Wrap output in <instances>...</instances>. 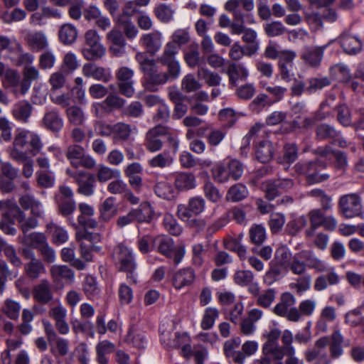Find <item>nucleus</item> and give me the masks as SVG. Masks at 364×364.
I'll return each instance as SVG.
<instances>
[{"instance_id":"f257e3e1","label":"nucleus","mask_w":364,"mask_h":364,"mask_svg":"<svg viewBox=\"0 0 364 364\" xmlns=\"http://www.w3.org/2000/svg\"><path fill=\"white\" fill-rule=\"evenodd\" d=\"M264 336L266 341L262 351L264 355H269L276 360H282L289 348L293 347V335L289 330L282 333L279 328H273L264 334Z\"/></svg>"},{"instance_id":"f03ea898","label":"nucleus","mask_w":364,"mask_h":364,"mask_svg":"<svg viewBox=\"0 0 364 364\" xmlns=\"http://www.w3.org/2000/svg\"><path fill=\"white\" fill-rule=\"evenodd\" d=\"M307 268L314 269L317 272H325L328 270L326 262L318 257L311 250H302L294 255L291 272L296 275H302L306 272Z\"/></svg>"},{"instance_id":"7ed1b4c3","label":"nucleus","mask_w":364,"mask_h":364,"mask_svg":"<svg viewBox=\"0 0 364 364\" xmlns=\"http://www.w3.org/2000/svg\"><path fill=\"white\" fill-rule=\"evenodd\" d=\"M143 73L144 74V86L151 92L156 91L157 86L163 85L168 81L174 80L180 75V74L174 71L171 72L169 68H167L166 72L160 70L156 61L152 63Z\"/></svg>"},{"instance_id":"20e7f679","label":"nucleus","mask_w":364,"mask_h":364,"mask_svg":"<svg viewBox=\"0 0 364 364\" xmlns=\"http://www.w3.org/2000/svg\"><path fill=\"white\" fill-rule=\"evenodd\" d=\"M112 257L120 271L127 272V279L130 282L136 283L133 272L136 267L132 252L124 245H117L113 250Z\"/></svg>"},{"instance_id":"39448f33","label":"nucleus","mask_w":364,"mask_h":364,"mask_svg":"<svg viewBox=\"0 0 364 364\" xmlns=\"http://www.w3.org/2000/svg\"><path fill=\"white\" fill-rule=\"evenodd\" d=\"M85 46L82 49L84 58L90 61L101 59L105 54L106 48L100 43V36L95 29L87 31L84 36Z\"/></svg>"},{"instance_id":"423d86ee","label":"nucleus","mask_w":364,"mask_h":364,"mask_svg":"<svg viewBox=\"0 0 364 364\" xmlns=\"http://www.w3.org/2000/svg\"><path fill=\"white\" fill-rule=\"evenodd\" d=\"M85 149L77 144L68 146L65 151V156L71 166L75 168L84 167L92 168L96 165L95 160L90 155L85 154Z\"/></svg>"},{"instance_id":"0eeeda50","label":"nucleus","mask_w":364,"mask_h":364,"mask_svg":"<svg viewBox=\"0 0 364 364\" xmlns=\"http://www.w3.org/2000/svg\"><path fill=\"white\" fill-rule=\"evenodd\" d=\"M321 164L318 161H299L294 166V171L299 175H304L309 183L323 182L329 178L328 174L319 173Z\"/></svg>"},{"instance_id":"6e6552de","label":"nucleus","mask_w":364,"mask_h":364,"mask_svg":"<svg viewBox=\"0 0 364 364\" xmlns=\"http://www.w3.org/2000/svg\"><path fill=\"white\" fill-rule=\"evenodd\" d=\"M3 87L12 93L16 97L24 95L28 88L29 84L21 81L20 75L17 70L7 68L1 80Z\"/></svg>"},{"instance_id":"1a4fd4ad","label":"nucleus","mask_w":364,"mask_h":364,"mask_svg":"<svg viewBox=\"0 0 364 364\" xmlns=\"http://www.w3.org/2000/svg\"><path fill=\"white\" fill-rule=\"evenodd\" d=\"M13 144L14 146L21 149L29 144L33 155L38 153L43 147L40 136L36 133L27 129L17 130Z\"/></svg>"},{"instance_id":"9d476101","label":"nucleus","mask_w":364,"mask_h":364,"mask_svg":"<svg viewBox=\"0 0 364 364\" xmlns=\"http://www.w3.org/2000/svg\"><path fill=\"white\" fill-rule=\"evenodd\" d=\"M329 343L328 336H323L316 341L314 347L308 349L304 353L305 359L307 362L314 364H329L331 360L326 351V348Z\"/></svg>"},{"instance_id":"9b49d317","label":"nucleus","mask_w":364,"mask_h":364,"mask_svg":"<svg viewBox=\"0 0 364 364\" xmlns=\"http://www.w3.org/2000/svg\"><path fill=\"white\" fill-rule=\"evenodd\" d=\"M205 208V200L199 196L192 197L187 205L179 204L177 207V216L183 221L188 220L193 215H198Z\"/></svg>"},{"instance_id":"f8f14e48","label":"nucleus","mask_w":364,"mask_h":364,"mask_svg":"<svg viewBox=\"0 0 364 364\" xmlns=\"http://www.w3.org/2000/svg\"><path fill=\"white\" fill-rule=\"evenodd\" d=\"M342 214L347 218L360 216L363 213L359 196L356 194H347L341 197L338 203Z\"/></svg>"},{"instance_id":"ddd939ff","label":"nucleus","mask_w":364,"mask_h":364,"mask_svg":"<svg viewBox=\"0 0 364 364\" xmlns=\"http://www.w3.org/2000/svg\"><path fill=\"white\" fill-rule=\"evenodd\" d=\"M167 134V127L157 125L151 128L146 134L144 146L151 152H156L163 147L161 138Z\"/></svg>"},{"instance_id":"4468645a","label":"nucleus","mask_w":364,"mask_h":364,"mask_svg":"<svg viewBox=\"0 0 364 364\" xmlns=\"http://www.w3.org/2000/svg\"><path fill=\"white\" fill-rule=\"evenodd\" d=\"M109 52L116 57H121L125 53L127 45L124 36L121 30L114 27L106 34Z\"/></svg>"},{"instance_id":"2eb2a0df","label":"nucleus","mask_w":364,"mask_h":364,"mask_svg":"<svg viewBox=\"0 0 364 364\" xmlns=\"http://www.w3.org/2000/svg\"><path fill=\"white\" fill-rule=\"evenodd\" d=\"M179 48L174 45V43L168 42L163 50V53L158 57L157 61L169 68L172 72L174 71L181 74V66L178 60H176V55L178 53Z\"/></svg>"},{"instance_id":"dca6fc26","label":"nucleus","mask_w":364,"mask_h":364,"mask_svg":"<svg viewBox=\"0 0 364 364\" xmlns=\"http://www.w3.org/2000/svg\"><path fill=\"white\" fill-rule=\"evenodd\" d=\"M162 38V33L155 30L144 33L139 39V43L148 53L154 55L161 48Z\"/></svg>"},{"instance_id":"f3484780","label":"nucleus","mask_w":364,"mask_h":364,"mask_svg":"<svg viewBox=\"0 0 364 364\" xmlns=\"http://www.w3.org/2000/svg\"><path fill=\"white\" fill-rule=\"evenodd\" d=\"M195 279V271L191 267H186L173 273L171 283L176 290H181L191 286Z\"/></svg>"},{"instance_id":"a211bd4d","label":"nucleus","mask_w":364,"mask_h":364,"mask_svg":"<svg viewBox=\"0 0 364 364\" xmlns=\"http://www.w3.org/2000/svg\"><path fill=\"white\" fill-rule=\"evenodd\" d=\"M173 179L174 187L178 191H188L196 187V178L191 172H176L173 176Z\"/></svg>"},{"instance_id":"6ab92c4d","label":"nucleus","mask_w":364,"mask_h":364,"mask_svg":"<svg viewBox=\"0 0 364 364\" xmlns=\"http://www.w3.org/2000/svg\"><path fill=\"white\" fill-rule=\"evenodd\" d=\"M325 47L306 46L304 48L301 58L311 68H318L323 58Z\"/></svg>"},{"instance_id":"aec40b11","label":"nucleus","mask_w":364,"mask_h":364,"mask_svg":"<svg viewBox=\"0 0 364 364\" xmlns=\"http://www.w3.org/2000/svg\"><path fill=\"white\" fill-rule=\"evenodd\" d=\"M24 39L33 52H39L48 47L47 37L42 31H29L26 34Z\"/></svg>"},{"instance_id":"412c9836","label":"nucleus","mask_w":364,"mask_h":364,"mask_svg":"<svg viewBox=\"0 0 364 364\" xmlns=\"http://www.w3.org/2000/svg\"><path fill=\"white\" fill-rule=\"evenodd\" d=\"M82 73L87 77H92L96 80L108 82L111 78L109 69L97 66L94 63H85L82 67Z\"/></svg>"},{"instance_id":"4be33fe9","label":"nucleus","mask_w":364,"mask_h":364,"mask_svg":"<svg viewBox=\"0 0 364 364\" xmlns=\"http://www.w3.org/2000/svg\"><path fill=\"white\" fill-rule=\"evenodd\" d=\"M33 107L27 100H22L16 102L11 109L13 117L21 123H28L32 114Z\"/></svg>"},{"instance_id":"5701e85b","label":"nucleus","mask_w":364,"mask_h":364,"mask_svg":"<svg viewBox=\"0 0 364 364\" xmlns=\"http://www.w3.org/2000/svg\"><path fill=\"white\" fill-rule=\"evenodd\" d=\"M33 299L38 303L46 304L53 299L51 284L47 279H42L33 289Z\"/></svg>"},{"instance_id":"b1692460","label":"nucleus","mask_w":364,"mask_h":364,"mask_svg":"<svg viewBox=\"0 0 364 364\" xmlns=\"http://www.w3.org/2000/svg\"><path fill=\"white\" fill-rule=\"evenodd\" d=\"M18 203L24 210H31L32 215L42 217L43 210L42 203L31 194H25L20 196Z\"/></svg>"},{"instance_id":"393cba45","label":"nucleus","mask_w":364,"mask_h":364,"mask_svg":"<svg viewBox=\"0 0 364 364\" xmlns=\"http://www.w3.org/2000/svg\"><path fill=\"white\" fill-rule=\"evenodd\" d=\"M42 123L44 127L53 132H60L63 127V120L56 110L46 112Z\"/></svg>"},{"instance_id":"a878e982","label":"nucleus","mask_w":364,"mask_h":364,"mask_svg":"<svg viewBox=\"0 0 364 364\" xmlns=\"http://www.w3.org/2000/svg\"><path fill=\"white\" fill-rule=\"evenodd\" d=\"M78 31L77 28L71 23L63 24L58 31L59 41L66 46L73 44L77 38Z\"/></svg>"},{"instance_id":"bb28decb","label":"nucleus","mask_w":364,"mask_h":364,"mask_svg":"<svg viewBox=\"0 0 364 364\" xmlns=\"http://www.w3.org/2000/svg\"><path fill=\"white\" fill-rule=\"evenodd\" d=\"M226 73L230 83L233 85H235L238 80H246L249 75L247 69L243 65L236 63L230 64Z\"/></svg>"},{"instance_id":"cd10ccee","label":"nucleus","mask_w":364,"mask_h":364,"mask_svg":"<svg viewBox=\"0 0 364 364\" xmlns=\"http://www.w3.org/2000/svg\"><path fill=\"white\" fill-rule=\"evenodd\" d=\"M50 273L53 282H58L63 279L73 283L75 279L74 271L66 265H53Z\"/></svg>"},{"instance_id":"c85d7f7f","label":"nucleus","mask_w":364,"mask_h":364,"mask_svg":"<svg viewBox=\"0 0 364 364\" xmlns=\"http://www.w3.org/2000/svg\"><path fill=\"white\" fill-rule=\"evenodd\" d=\"M23 271L26 276L31 280H36L46 273L44 264L38 259L26 262Z\"/></svg>"},{"instance_id":"c756f323","label":"nucleus","mask_w":364,"mask_h":364,"mask_svg":"<svg viewBox=\"0 0 364 364\" xmlns=\"http://www.w3.org/2000/svg\"><path fill=\"white\" fill-rule=\"evenodd\" d=\"M60 257L63 262L69 263L77 270H83L86 267V264L84 261L75 257V248L72 245L61 250Z\"/></svg>"},{"instance_id":"7c9ffc66","label":"nucleus","mask_w":364,"mask_h":364,"mask_svg":"<svg viewBox=\"0 0 364 364\" xmlns=\"http://www.w3.org/2000/svg\"><path fill=\"white\" fill-rule=\"evenodd\" d=\"M78 186L77 193L85 196H91L95 192V177L93 174L85 172L76 183Z\"/></svg>"},{"instance_id":"2f4dec72","label":"nucleus","mask_w":364,"mask_h":364,"mask_svg":"<svg viewBox=\"0 0 364 364\" xmlns=\"http://www.w3.org/2000/svg\"><path fill=\"white\" fill-rule=\"evenodd\" d=\"M329 350L331 358H338L343 354V343L344 342L343 336L339 330H334L330 336Z\"/></svg>"},{"instance_id":"473e14b6","label":"nucleus","mask_w":364,"mask_h":364,"mask_svg":"<svg viewBox=\"0 0 364 364\" xmlns=\"http://www.w3.org/2000/svg\"><path fill=\"white\" fill-rule=\"evenodd\" d=\"M46 230L50 235L52 242L55 245H61L68 240L69 235L67 230L53 222L46 225Z\"/></svg>"},{"instance_id":"72a5a7b5","label":"nucleus","mask_w":364,"mask_h":364,"mask_svg":"<svg viewBox=\"0 0 364 364\" xmlns=\"http://www.w3.org/2000/svg\"><path fill=\"white\" fill-rule=\"evenodd\" d=\"M19 240L23 245L38 250L47 242V238L43 233L34 232L23 234Z\"/></svg>"},{"instance_id":"f704fd0d","label":"nucleus","mask_w":364,"mask_h":364,"mask_svg":"<svg viewBox=\"0 0 364 364\" xmlns=\"http://www.w3.org/2000/svg\"><path fill=\"white\" fill-rule=\"evenodd\" d=\"M14 217L17 220L19 228L22 230L23 233H27L30 230L34 229L38 226V220L36 216L26 217L25 213L18 207Z\"/></svg>"},{"instance_id":"c9c22d12","label":"nucleus","mask_w":364,"mask_h":364,"mask_svg":"<svg viewBox=\"0 0 364 364\" xmlns=\"http://www.w3.org/2000/svg\"><path fill=\"white\" fill-rule=\"evenodd\" d=\"M154 190L158 197L168 200L175 198L178 195L175 187L167 181H156Z\"/></svg>"},{"instance_id":"e433bc0d","label":"nucleus","mask_w":364,"mask_h":364,"mask_svg":"<svg viewBox=\"0 0 364 364\" xmlns=\"http://www.w3.org/2000/svg\"><path fill=\"white\" fill-rule=\"evenodd\" d=\"M117 208L114 204V198H106L99 208L100 220L108 222L117 214Z\"/></svg>"},{"instance_id":"4c0bfd02","label":"nucleus","mask_w":364,"mask_h":364,"mask_svg":"<svg viewBox=\"0 0 364 364\" xmlns=\"http://www.w3.org/2000/svg\"><path fill=\"white\" fill-rule=\"evenodd\" d=\"M155 17L162 23H168L173 20L175 10L169 4L161 3L154 8Z\"/></svg>"},{"instance_id":"58836bf2","label":"nucleus","mask_w":364,"mask_h":364,"mask_svg":"<svg viewBox=\"0 0 364 364\" xmlns=\"http://www.w3.org/2000/svg\"><path fill=\"white\" fill-rule=\"evenodd\" d=\"M295 303V297L291 293L285 292L282 294L279 302L274 307L273 312L276 315L283 317Z\"/></svg>"},{"instance_id":"ea45409f","label":"nucleus","mask_w":364,"mask_h":364,"mask_svg":"<svg viewBox=\"0 0 364 364\" xmlns=\"http://www.w3.org/2000/svg\"><path fill=\"white\" fill-rule=\"evenodd\" d=\"M135 221L150 223L153 219L154 211L149 203H141L138 208L132 210Z\"/></svg>"},{"instance_id":"a19ab883","label":"nucleus","mask_w":364,"mask_h":364,"mask_svg":"<svg viewBox=\"0 0 364 364\" xmlns=\"http://www.w3.org/2000/svg\"><path fill=\"white\" fill-rule=\"evenodd\" d=\"M341 46L348 54H355L360 51L362 43L360 41L349 34H343L340 38Z\"/></svg>"},{"instance_id":"79ce46f5","label":"nucleus","mask_w":364,"mask_h":364,"mask_svg":"<svg viewBox=\"0 0 364 364\" xmlns=\"http://www.w3.org/2000/svg\"><path fill=\"white\" fill-rule=\"evenodd\" d=\"M243 237V234L240 233L238 235L237 238L230 237L224 240V247L225 249L230 251L237 252L238 257L241 260H245L247 255V249L240 242V240Z\"/></svg>"},{"instance_id":"37998d69","label":"nucleus","mask_w":364,"mask_h":364,"mask_svg":"<svg viewBox=\"0 0 364 364\" xmlns=\"http://www.w3.org/2000/svg\"><path fill=\"white\" fill-rule=\"evenodd\" d=\"M286 272V269L271 261L269 268L263 277V281L266 284L271 285L280 279Z\"/></svg>"},{"instance_id":"c03bdc74","label":"nucleus","mask_w":364,"mask_h":364,"mask_svg":"<svg viewBox=\"0 0 364 364\" xmlns=\"http://www.w3.org/2000/svg\"><path fill=\"white\" fill-rule=\"evenodd\" d=\"M174 157L168 151H163L158 154L148 161V164L151 168H164L171 166L173 163Z\"/></svg>"},{"instance_id":"a18cd8bd","label":"nucleus","mask_w":364,"mask_h":364,"mask_svg":"<svg viewBox=\"0 0 364 364\" xmlns=\"http://www.w3.org/2000/svg\"><path fill=\"white\" fill-rule=\"evenodd\" d=\"M274 154V148L269 141H262L256 149V157L262 163L269 162Z\"/></svg>"},{"instance_id":"49530a36","label":"nucleus","mask_w":364,"mask_h":364,"mask_svg":"<svg viewBox=\"0 0 364 364\" xmlns=\"http://www.w3.org/2000/svg\"><path fill=\"white\" fill-rule=\"evenodd\" d=\"M117 22L122 28V33L127 39L133 40L137 36L138 28L129 18L119 16Z\"/></svg>"},{"instance_id":"de8ad7c7","label":"nucleus","mask_w":364,"mask_h":364,"mask_svg":"<svg viewBox=\"0 0 364 364\" xmlns=\"http://www.w3.org/2000/svg\"><path fill=\"white\" fill-rule=\"evenodd\" d=\"M339 132L334 127L327 124H321L316 127V137L319 141L332 139L336 140Z\"/></svg>"},{"instance_id":"09e8293b","label":"nucleus","mask_w":364,"mask_h":364,"mask_svg":"<svg viewBox=\"0 0 364 364\" xmlns=\"http://www.w3.org/2000/svg\"><path fill=\"white\" fill-rule=\"evenodd\" d=\"M158 242L157 251L168 258L173 257L174 250L173 240L167 236H161L156 239Z\"/></svg>"},{"instance_id":"8fccbe9b","label":"nucleus","mask_w":364,"mask_h":364,"mask_svg":"<svg viewBox=\"0 0 364 364\" xmlns=\"http://www.w3.org/2000/svg\"><path fill=\"white\" fill-rule=\"evenodd\" d=\"M248 191L247 188L242 183H237L232 186L226 194L227 200L237 202L243 200L247 196Z\"/></svg>"},{"instance_id":"3c124183","label":"nucleus","mask_w":364,"mask_h":364,"mask_svg":"<svg viewBox=\"0 0 364 364\" xmlns=\"http://www.w3.org/2000/svg\"><path fill=\"white\" fill-rule=\"evenodd\" d=\"M120 178V171L117 169H113L105 165H100L97 173L96 178L100 183H106L113 178Z\"/></svg>"},{"instance_id":"603ef678","label":"nucleus","mask_w":364,"mask_h":364,"mask_svg":"<svg viewBox=\"0 0 364 364\" xmlns=\"http://www.w3.org/2000/svg\"><path fill=\"white\" fill-rule=\"evenodd\" d=\"M249 237L252 243L262 245L267 238L265 228L262 225H252L249 230Z\"/></svg>"},{"instance_id":"864d4df0","label":"nucleus","mask_w":364,"mask_h":364,"mask_svg":"<svg viewBox=\"0 0 364 364\" xmlns=\"http://www.w3.org/2000/svg\"><path fill=\"white\" fill-rule=\"evenodd\" d=\"M213 178L219 183L228 182L232 179L227 164H218L212 169Z\"/></svg>"},{"instance_id":"5fc2aeb1","label":"nucleus","mask_w":364,"mask_h":364,"mask_svg":"<svg viewBox=\"0 0 364 364\" xmlns=\"http://www.w3.org/2000/svg\"><path fill=\"white\" fill-rule=\"evenodd\" d=\"M332 77L343 83H350L352 78L350 70L343 64H338L331 68Z\"/></svg>"},{"instance_id":"6e6d98bb","label":"nucleus","mask_w":364,"mask_h":364,"mask_svg":"<svg viewBox=\"0 0 364 364\" xmlns=\"http://www.w3.org/2000/svg\"><path fill=\"white\" fill-rule=\"evenodd\" d=\"M83 291L88 299H94L99 296L100 289L98 288L96 279L91 276L87 275L82 284Z\"/></svg>"},{"instance_id":"4d7b16f0","label":"nucleus","mask_w":364,"mask_h":364,"mask_svg":"<svg viewBox=\"0 0 364 364\" xmlns=\"http://www.w3.org/2000/svg\"><path fill=\"white\" fill-rule=\"evenodd\" d=\"M276 264L291 271V266L294 262V257L291 258V252L287 249L281 248L275 253L274 259L272 260Z\"/></svg>"},{"instance_id":"13d9d810","label":"nucleus","mask_w":364,"mask_h":364,"mask_svg":"<svg viewBox=\"0 0 364 364\" xmlns=\"http://www.w3.org/2000/svg\"><path fill=\"white\" fill-rule=\"evenodd\" d=\"M21 309V306L18 302L11 299H7L4 302L2 311L11 320H17L19 316Z\"/></svg>"},{"instance_id":"bf43d9fd","label":"nucleus","mask_w":364,"mask_h":364,"mask_svg":"<svg viewBox=\"0 0 364 364\" xmlns=\"http://www.w3.org/2000/svg\"><path fill=\"white\" fill-rule=\"evenodd\" d=\"M132 133L130 125L118 122L114 124L113 139L117 141H125L128 140Z\"/></svg>"},{"instance_id":"052dcab7","label":"nucleus","mask_w":364,"mask_h":364,"mask_svg":"<svg viewBox=\"0 0 364 364\" xmlns=\"http://www.w3.org/2000/svg\"><path fill=\"white\" fill-rule=\"evenodd\" d=\"M331 80L327 77H315L308 80L306 93L312 94L331 85Z\"/></svg>"},{"instance_id":"680f3d73","label":"nucleus","mask_w":364,"mask_h":364,"mask_svg":"<svg viewBox=\"0 0 364 364\" xmlns=\"http://www.w3.org/2000/svg\"><path fill=\"white\" fill-rule=\"evenodd\" d=\"M58 211L59 214L65 218H68L75 212L76 203L74 200H67L56 198Z\"/></svg>"},{"instance_id":"e2e57ef3","label":"nucleus","mask_w":364,"mask_h":364,"mask_svg":"<svg viewBox=\"0 0 364 364\" xmlns=\"http://www.w3.org/2000/svg\"><path fill=\"white\" fill-rule=\"evenodd\" d=\"M197 74L199 77L204 79L208 86L215 87L220 84V76L218 73L212 72L208 68L203 67L199 68Z\"/></svg>"},{"instance_id":"0e129e2a","label":"nucleus","mask_w":364,"mask_h":364,"mask_svg":"<svg viewBox=\"0 0 364 364\" xmlns=\"http://www.w3.org/2000/svg\"><path fill=\"white\" fill-rule=\"evenodd\" d=\"M264 31L269 37H276L284 34L287 31L286 27L279 21H272L264 24Z\"/></svg>"},{"instance_id":"69168bd1","label":"nucleus","mask_w":364,"mask_h":364,"mask_svg":"<svg viewBox=\"0 0 364 364\" xmlns=\"http://www.w3.org/2000/svg\"><path fill=\"white\" fill-rule=\"evenodd\" d=\"M294 283L290 284V287L294 289L298 294H302L308 291L311 285V277L310 274L304 273L300 275Z\"/></svg>"},{"instance_id":"338daca9","label":"nucleus","mask_w":364,"mask_h":364,"mask_svg":"<svg viewBox=\"0 0 364 364\" xmlns=\"http://www.w3.org/2000/svg\"><path fill=\"white\" fill-rule=\"evenodd\" d=\"M219 316V311L217 309L213 307H208L205 310L200 326L203 330H208L211 328L215 320Z\"/></svg>"},{"instance_id":"774afa93","label":"nucleus","mask_w":364,"mask_h":364,"mask_svg":"<svg viewBox=\"0 0 364 364\" xmlns=\"http://www.w3.org/2000/svg\"><path fill=\"white\" fill-rule=\"evenodd\" d=\"M68 121L74 125H81L85 121V114L81 108L70 106L66 110Z\"/></svg>"}]
</instances>
